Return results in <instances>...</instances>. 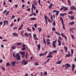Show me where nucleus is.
Listing matches in <instances>:
<instances>
[{
	"mask_svg": "<svg viewBox=\"0 0 76 76\" xmlns=\"http://www.w3.org/2000/svg\"><path fill=\"white\" fill-rule=\"evenodd\" d=\"M65 67L64 69L66 70L69 68V67H70V65L69 64H66L65 65H63L62 66V67L64 68Z\"/></svg>",
	"mask_w": 76,
	"mask_h": 76,
	"instance_id": "nucleus-1",
	"label": "nucleus"
},
{
	"mask_svg": "<svg viewBox=\"0 0 76 76\" xmlns=\"http://www.w3.org/2000/svg\"><path fill=\"white\" fill-rule=\"evenodd\" d=\"M52 54H53V53L52 52H50L49 53L48 55L46 57L47 58H48V57L49 58H52L53 57V56H52Z\"/></svg>",
	"mask_w": 76,
	"mask_h": 76,
	"instance_id": "nucleus-2",
	"label": "nucleus"
},
{
	"mask_svg": "<svg viewBox=\"0 0 76 76\" xmlns=\"http://www.w3.org/2000/svg\"><path fill=\"white\" fill-rule=\"evenodd\" d=\"M16 59L17 60H20V56L19 55V53H18L16 55Z\"/></svg>",
	"mask_w": 76,
	"mask_h": 76,
	"instance_id": "nucleus-3",
	"label": "nucleus"
},
{
	"mask_svg": "<svg viewBox=\"0 0 76 76\" xmlns=\"http://www.w3.org/2000/svg\"><path fill=\"white\" fill-rule=\"evenodd\" d=\"M25 47H26V45L24 44L22 46L23 48H21V50L25 51V50L26 49V48H25Z\"/></svg>",
	"mask_w": 76,
	"mask_h": 76,
	"instance_id": "nucleus-4",
	"label": "nucleus"
},
{
	"mask_svg": "<svg viewBox=\"0 0 76 76\" xmlns=\"http://www.w3.org/2000/svg\"><path fill=\"white\" fill-rule=\"evenodd\" d=\"M31 12L32 13V14H30L31 16H32L33 15H34V16H37V14H36V13H34V10H32Z\"/></svg>",
	"mask_w": 76,
	"mask_h": 76,
	"instance_id": "nucleus-5",
	"label": "nucleus"
},
{
	"mask_svg": "<svg viewBox=\"0 0 76 76\" xmlns=\"http://www.w3.org/2000/svg\"><path fill=\"white\" fill-rule=\"evenodd\" d=\"M16 61H13L11 62V66H13V67H15V63H16Z\"/></svg>",
	"mask_w": 76,
	"mask_h": 76,
	"instance_id": "nucleus-6",
	"label": "nucleus"
},
{
	"mask_svg": "<svg viewBox=\"0 0 76 76\" xmlns=\"http://www.w3.org/2000/svg\"><path fill=\"white\" fill-rule=\"evenodd\" d=\"M9 22L7 20H4V22L3 23H4V25H6L7 24V25H8V23Z\"/></svg>",
	"mask_w": 76,
	"mask_h": 76,
	"instance_id": "nucleus-7",
	"label": "nucleus"
},
{
	"mask_svg": "<svg viewBox=\"0 0 76 76\" xmlns=\"http://www.w3.org/2000/svg\"><path fill=\"white\" fill-rule=\"evenodd\" d=\"M66 15H67V13H61L60 14V15L61 16H62V17H63V16H66Z\"/></svg>",
	"mask_w": 76,
	"mask_h": 76,
	"instance_id": "nucleus-8",
	"label": "nucleus"
},
{
	"mask_svg": "<svg viewBox=\"0 0 76 76\" xmlns=\"http://www.w3.org/2000/svg\"><path fill=\"white\" fill-rule=\"evenodd\" d=\"M30 20H31V21H32L33 20H37V18H35L31 17L30 18Z\"/></svg>",
	"mask_w": 76,
	"mask_h": 76,
	"instance_id": "nucleus-9",
	"label": "nucleus"
},
{
	"mask_svg": "<svg viewBox=\"0 0 76 76\" xmlns=\"http://www.w3.org/2000/svg\"><path fill=\"white\" fill-rule=\"evenodd\" d=\"M63 7H64V9L63 10V11L64 12H65V11H66V10H68V8L64 6H63Z\"/></svg>",
	"mask_w": 76,
	"mask_h": 76,
	"instance_id": "nucleus-10",
	"label": "nucleus"
},
{
	"mask_svg": "<svg viewBox=\"0 0 76 76\" xmlns=\"http://www.w3.org/2000/svg\"><path fill=\"white\" fill-rule=\"evenodd\" d=\"M74 24H75V22H74V21H72L69 23V25H70L71 26H72V25H74Z\"/></svg>",
	"mask_w": 76,
	"mask_h": 76,
	"instance_id": "nucleus-11",
	"label": "nucleus"
},
{
	"mask_svg": "<svg viewBox=\"0 0 76 76\" xmlns=\"http://www.w3.org/2000/svg\"><path fill=\"white\" fill-rule=\"evenodd\" d=\"M44 17L45 18V20H47V19H48V17H47V15H44Z\"/></svg>",
	"mask_w": 76,
	"mask_h": 76,
	"instance_id": "nucleus-12",
	"label": "nucleus"
},
{
	"mask_svg": "<svg viewBox=\"0 0 76 76\" xmlns=\"http://www.w3.org/2000/svg\"><path fill=\"white\" fill-rule=\"evenodd\" d=\"M33 3L34 4H35L36 5V6H37V4H38L37 3V1L36 0H35L33 2Z\"/></svg>",
	"mask_w": 76,
	"mask_h": 76,
	"instance_id": "nucleus-13",
	"label": "nucleus"
},
{
	"mask_svg": "<svg viewBox=\"0 0 76 76\" xmlns=\"http://www.w3.org/2000/svg\"><path fill=\"white\" fill-rule=\"evenodd\" d=\"M61 62H62V61H61V60L60 61H59L58 62H56V64H60Z\"/></svg>",
	"mask_w": 76,
	"mask_h": 76,
	"instance_id": "nucleus-14",
	"label": "nucleus"
},
{
	"mask_svg": "<svg viewBox=\"0 0 76 76\" xmlns=\"http://www.w3.org/2000/svg\"><path fill=\"white\" fill-rule=\"evenodd\" d=\"M12 35H14V36H15V37H18V34L16 33H14L12 34Z\"/></svg>",
	"mask_w": 76,
	"mask_h": 76,
	"instance_id": "nucleus-15",
	"label": "nucleus"
},
{
	"mask_svg": "<svg viewBox=\"0 0 76 76\" xmlns=\"http://www.w3.org/2000/svg\"><path fill=\"white\" fill-rule=\"evenodd\" d=\"M50 61V58H49L48 60L44 64H47V63H48V62H49V61Z\"/></svg>",
	"mask_w": 76,
	"mask_h": 76,
	"instance_id": "nucleus-16",
	"label": "nucleus"
},
{
	"mask_svg": "<svg viewBox=\"0 0 76 76\" xmlns=\"http://www.w3.org/2000/svg\"><path fill=\"white\" fill-rule=\"evenodd\" d=\"M37 47L38 48V50H40V48H41V45H40V44L37 45Z\"/></svg>",
	"mask_w": 76,
	"mask_h": 76,
	"instance_id": "nucleus-17",
	"label": "nucleus"
},
{
	"mask_svg": "<svg viewBox=\"0 0 76 76\" xmlns=\"http://www.w3.org/2000/svg\"><path fill=\"white\" fill-rule=\"evenodd\" d=\"M73 13V11L72 10L68 12V14H70L71 15H72Z\"/></svg>",
	"mask_w": 76,
	"mask_h": 76,
	"instance_id": "nucleus-18",
	"label": "nucleus"
},
{
	"mask_svg": "<svg viewBox=\"0 0 76 76\" xmlns=\"http://www.w3.org/2000/svg\"><path fill=\"white\" fill-rule=\"evenodd\" d=\"M24 35L25 36H26V37H28L29 36V34L27 33H25Z\"/></svg>",
	"mask_w": 76,
	"mask_h": 76,
	"instance_id": "nucleus-19",
	"label": "nucleus"
},
{
	"mask_svg": "<svg viewBox=\"0 0 76 76\" xmlns=\"http://www.w3.org/2000/svg\"><path fill=\"white\" fill-rule=\"evenodd\" d=\"M75 6H72L71 7L70 9L72 10H74V9H75Z\"/></svg>",
	"mask_w": 76,
	"mask_h": 76,
	"instance_id": "nucleus-20",
	"label": "nucleus"
},
{
	"mask_svg": "<svg viewBox=\"0 0 76 76\" xmlns=\"http://www.w3.org/2000/svg\"><path fill=\"white\" fill-rule=\"evenodd\" d=\"M38 3L40 5L41 7H42V5L41 4V1L40 0H38Z\"/></svg>",
	"mask_w": 76,
	"mask_h": 76,
	"instance_id": "nucleus-21",
	"label": "nucleus"
},
{
	"mask_svg": "<svg viewBox=\"0 0 76 76\" xmlns=\"http://www.w3.org/2000/svg\"><path fill=\"white\" fill-rule=\"evenodd\" d=\"M74 19H75V18L74 16H72L71 17L70 20H74Z\"/></svg>",
	"mask_w": 76,
	"mask_h": 76,
	"instance_id": "nucleus-22",
	"label": "nucleus"
},
{
	"mask_svg": "<svg viewBox=\"0 0 76 76\" xmlns=\"http://www.w3.org/2000/svg\"><path fill=\"white\" fill-rule=\"evenodd\" d=\"M28 62L27 61H26L24 63L23 65H26L28 64Z\"/></svg>",
	"mask_w": 76,
	"mask_h": 76,
	"instance_id": "nucleus-23",
	"label": "nucleus"
},
{
	"mask_svg": "<svg viewBox=\"0 0 76 76\" xmlns=\"http://www.w3.org/2000/svg\"><path fill=\"white\" fill-rule=\"evenodd\" d=\"M60 20H61L62 22H64V20H63V18L61 17H60Z\"/></svg>",
	"mask_w": 76,
	"mask_h": 76,
	"instance_id": "nucleus-24",
	"label": "nucleus"
},
{
	"mask_svg": "<svg viewBox=\"0 0 76 76\" xmlns=\"http://www.w3.org/2000/svg\"><path fill=\"white\" fill-rule=\"evenodd\" d=\"M55 33L56 34H57V35H61L60 33H58L57 31H55Z\"/></svg>",
	"mask_w": 76,
	"mask_h": 76,
	"instance_id": "nucleus-25",
	"label": "nucleus"
},
{
	"mask_svg": "<svg viewBox=\"0 0 76 76\" xmlns=\"http://www.w3.org/2000/svg\"><path fill=\"white\" fill-rule=\"evenodd\" d=\"M64 48L65 50L66 51H67V50H68V49L67 48V47H66V46H64Z\"/></svg>",
	"mask_w": 76,
	"mask_h": 76,
	"instance_id": "nucleus-26",
	"label": "nucleus"
},
{
	"mask_svg": "<svg viewBox=\"0 0 76 76\" xmlns=\"http://www.w3.org/2000/svg\"><path fill=\"white\" fill-rule=\"evenodd\" d=\"M10 12L9 11H8L6 13V14L5 15V16H7L9 14Z\"/></svg>",
	"mask_w": 76,
	"mask_h": 76,
	"instance_id": "nucleus-27",
	"label": "nucleus"
},
{
	"mask_svg": "<svg viewBox=\"0 0 76 76\" xmlns=\"http://www.w3.org/2000/svg\"><path fill=\"white\" fill-rule=\"evenodd\" d=\"M16 46H14L13 45L12 46V48L13 50H15V49H16Z\"/></svg>",
	"mask_w": 76,
	"mask_h": 76,
	"instance_id": "nucleus-28",
	"label": "nucleus"
},
{
	"mask_svg": "<svg viewBox=\"0 0 76 76\" xmlns=\"http://www.w3.org/2000/svg\"><path fill=\"white\" fill-rule=\"evenodd\" d=\"M52 45L53 47H54L55 48H56V44H55L54 43H52Z\"/></svg>",
	"mask_w": 76,
	"mask_h": 76,
	"instance_id": "nucleus-29",
	"label": "nucleus"
},
{
	"mask_svg": "<svg viewBox=\"0 0 76 76\" xmlns=\"http://www.w3.org/2000/svg\"><path fill=\"white\" fill-rule=\"evenodd\" d=\"M52 53H57V50H53L52 51Z\"/></svg>",
	"mask_w": 76,
	"mask_h": 76,
	"instance_id": "nucleus-30",
	"label": "nucleus"
},
{
	"mask_svg": "<svg viewBox=\"0 0 76 76\" xmlns=\"http://www.w3.org/2000/svg\"><path fill=\"white\" fill-rule=\"evenodd\" d=\"M48 7L49 8V9H52V6H51V5H50V4L49 6Z\"/></svg>",
	"mask_w": 76,
	"mask_h": 76,
	"instance_id": "nucleus-31",
	"label": "nucleus"
},
{
	"mask_svg": "<svg viewBox=\"0 0 76 76\" xmlns=\"http://www.w3.org/2000/svg\"><path fill=\"white\" fill-rule=\"evenodd\" d=\"M63 37L65 39V41H67V37L66 36Z\"/></svg>",
	"mask_w": 76,
	"mask_h": 76,
	"instance_id": "nucleus-32",
	"label": "nucleus"
},
{
	"mask_svg": "<svg viewBox=\"0 0 76 76\" xmlns=\"http://www.w3.org/2000/svg\"><path fill=\"white\" fill-rule=\"evenodd\" d=\"M53 26H56V22H55V21H53Z\"/></svg>",
	"mask_w": 76,
	"mask_h": 76,
	"instance_id": "nucleus-33",
	"label": "nucleus"
},
{
	"mask_svg": "<svg viewBox=\"0 0 76 76\" xmlns=\"http://www.w3.org/2000/svg\"><path fill=\"white\" fill-rule=\"evenodd\" d=\"M6 66H10V64L8 62L6 64Z\"/></svg>",
	"mask_w": 76,
	"mask_h": 76,
	"instance_id": "nucleus-34",
	"label": "nucleus"
},
{
	"mask_svg": "<svg viewBox=\"0 0 76 76\" xmlns=\"http://www.w3.org/2000/svg\"><path fill=\"white\" fill-rule=\"evenodd\" d=\"M58 42H59V44H58V45L59 46H60V45H61V42L60 41H58Z\"/></svg>",
	"mask_w": 76,
	"mask_h": 76,
	"instance_id": "nucleus-35",
	"label": "nucleus"
},
{
	"mask_svg": "<svg viewBox=\"0 0 76 76\" xmlns=\"http://www.w3.org/2000/svg\"><path fill=\"white\" fill-rule=\"evenodd\" d=\"M34 27H35V28H37V26H38V25H37V23H35L34 24Z\"/></svg>",
	"mask_w": 76,
	"mask_h": 76,
	"instance_id": "nucleus-36",
	"label": "nucleus"
},
{
	"mask_svg": "<svg viewBox=\"0 0 76 76\" xmlns=\"http://www.w3.org/2000/svg\"><path fill=\"white\" fill-rule=\"evenodd\" d=\"M43 42L44 44L47 43V42H46V41H45V38L44 37H43Z\"/></svg>",
	"mask_w": 76,
	"mask_h": 76,
	"instance_id": "nucleus-37",
	"label": "nucleus"
},
{
	"mask_svg": "<svg viewBox=\"0 0 76 76\" xmlns=\"http://www.w3.org/2000/svg\"><path fill=\"white\" fill-rule=\"evenodd\" d=\"M13 57L16 58V56H15V52L13 53Z\"/></svg>",
	"mask_w": 76,
	"mask_h": 76,
	"instance_id": "nucleus-38",
	"label": "nucleus"
},
{
	"mask_svg": "<svg viewBox=\"0 0 76 76\" xmlns=\"http://www.w3.org/2000/svg\"><path fill=\"white\" fill-rule=\"evenodd\" d=\"M68 4L70 5L71 4V2L69 0H68Z\"/></svg>",
	"mask_w": 76,
	"mask_h": 76,
	"instance_id": "nucleus-39",
	"label": "nucleus"
},
{
	"mask_svg": "<svg viewBox=\"0 0 76 76\" xmlns=\"http://www.w3.org/2000/svg\"><path fill=\"white\" fill-rule=\"evenodd\" d=\"M59 11H58L56 12V15L57 16H58V14L59 13Z\"/></svg>",
	"mask_w": 76,
	"mask_h": 76,
	"instance_id": "nucleus-40",
	"label": "nucleus"
},
{
	"mask_svg": "<svg viewBox=\"0 0 76 76\" xmlns=\"http://www.w3.org/2000/svg\"><path fill=\"white\" fill-rule=\"evenodd\" d=\"M15 18V16H14V15L13 14L12 16V19H13Z\"/></svg>",
	"mask_w": 76,
	"mask_h": 76,
	"instance_id": "nucleus-41",
	"label": "nucleus"
},
{
	"mask_svg": "<svg viewBox=\"0 0 76 76\" xmlns=\"http://www.w3.org/2000/svg\"><path fill=\"white\" fill-rule=\"evenodd\" d=\"M61 35L63 37H65V36H66L64 34V33L63 34L62 33H61Z\"/></svg>",
	"mask_w": 76,
	"mask_h": 76,
	"instance_id": "nucleus-42",
	"label": "nucleus"
},
{
	"mask_svg": "<svg viewBox=\"0 0 76 76\" xmlns=\"http://www.w3.org/2000/svg\"><path fill=\"white\" fill-rule=\"evenodd\" d=\"M38 65H39V63H38V62H35V66H38Z\"/></svg>",
	"mask_w": 76,
	"mask_h": 76,
	"instance_id": "nucleus-43",
	"label": "nucleus"
},
{
	"mask_svg": "<svg viewBox=\"0 0 76 76\" xmlns=\"http://www.w3.org/2000/svg\"><path fill=\"white\" fill-rule=\"evenodd\" d=\"M25 53H24L22 55V57L23 58H24V57H25Z\"/></svg>",
	"mask_w": 76,
	"mask_h": 76,
	"instance_id": "nucleus-44",
	"label": "nucleus"
},
{
	"mask_svg": "<svg viewBox=\"0 0 76 76\" xmlns=\"http://www.w3.org/2000/svg\"><path fill=\"white\" fill-rule=\"evenodd\" d=\"M47 75V72H45L44 73V76H45Z\"/></svg>",
	"mask_w": 76,
	"mask_h": 76,
	"instance_id": "nucleus-45",
	"label": "nucleus"
},
{
	"mask_svg": "<svg viewBox=\"0 0 76 76\" xmlns=\"http://www.w3.org/2000/svg\"><path fill=\"white\" fill-rule=\"evenodd\" d=\"M36 13H39V11L38 10V9H36Z\"/></svg>",
	"mask_w": 76,
	"mask_h": 76,
	"instance_id": "nucleus-46",
	"label": "nucleus"
},
{
	"mask_svg": "<svg viewBox=\"0 0 76 76\" xmlns=\"http://www.w3.org/2000/svg\"><path fill=\"white\" fill-rule=\"evenodd\" d=\"M46 37H48V38H50V37H51V35H49V34H48V35H47L46 36Z\"/></svg>",
	"mask_w": 76,
	"mask_h": 76,
	"instance_id": "nucleus-47",
	"label": "nucleus"
},
{
	"mask_svg": "<svg viewBox=\"0 0 76 76\" xmlns=\"http://www.w3.org/2000/svg\"><path fill=\"white\" fill-rule=\"evenodd\" d=\"M26 10H27V12H29V11H31V8H28Z\"/></svg>",
	"mask_w": 76,
	"mask_h": 76,
	"instance_id": "nucleus-48",
	"label": "nucleus"
},
{
	"mask_svg": "<svg viewBox=\"0 0 76 76\" xmlns=\"http://www.w3.org/2000/svg\"><path fill=\"white\" fill-rule=\"evenodd\" d=\"M28 53H26V58H28Z\"/></svg>",
	"mask_w": 76,
	"mask_h": 76,
	"instance_id": "nucleus-49",
	"label": "nucleus"
},
{
	"mask_svg": "<svg viewBox=\"0 0 76 76\" xmlns=\"http://www.w3.org/2000/svg\"><path fill=\"white\" fill-rule=\"evenodd\" d=\"M64 7H62L60 9V10L61 11V10H63L64 9Z\"/></svg>",
	"mask_w": 76,
	"mask_h": 76,
	"instance_id": "nucleus-50",
	"label": "nucleus"
},
{
	"mask_svg": "<svg viewBox=\"0 0 76 76\" xmlns=\"http://www.w3.org/2000/svg\"><path fill=\"white\" fill-rule=\"evenodd\" d=\"M57 42V40H56L55 41H53V44H55Z\"/></svg>",
	"mask_w": 76,
	"mask_h": 76,
	"instance_id": "nucleus-51",
	"label": "nucleus"
},
{
	"mask_svg": "<svg viewBox=\"0 0 76 76\" xmlns=\"http://www.w3.org/2000/svg\"><path fill=\"white\" fill-rule=\"evenodd\" d=\"M37 37V35H36V34H34L33 37H34V38Z\"/></svg>",
	"mask_w": 76,
	"mask_h": 76,
	"instance_id": "nucleus-52",
	"label": "nucleus"
},
{
	"mask_svg": "<svg viewBox=\"0 0 76 76\" xmlns=\"http://www.w3.org/2000/svg\"><path fill=\"white\" fill-rule=\"evenodd\" d=\"M3 4L4 5V6H5V5H6V1H5V0L4 1Z\"/></svg>",
	"mask_w": 76,
	"mask_h": 76,
	"instance_id": "nucleus-53",
	"label": "nucleus"
},
{
	"mask_svg": "<svg viewBox=\"0 0 76 76\" xmlns=\"http://www.w3.org/2000/svg\"><path fill=\"white\" fill-rule=\"evenodd\" d=\"M50 18H51V20H53V15H52V14H51L50 15Z\"/></svg>",
	"mask_w": 76,
	"mask_h": 76,
	"instance_id": "nucleus-54",
	"label": "nucleus"
},
{
	"mask_svg": "<svg viewBox=\"0 0 76 76\" xmlns=\"http://www.w3.org/2000/svg\"><path fill=\"white\" fill-rule=\"evenodd\" d=\"M47 45H50V42H47Z\"/></svg>",
	"mask_w": 76,
	"mask_h": 76,
	"instance_id": "nucleus-55",
	"label": "nucleus"
},
{
	"mask_svg": "<svg viewBox=\"0 0 76 76\" xmlns=\"http://www.w3.org/2000/svg\"><path fill=\"white\" fill-rule=\"evenodd\" d=\"M22 27H20H20H19V28H18V30H19V31H20V30H22Z\"/></svg>",
	"mask_w": 76,
	"mask_h": 76,
	"instance_id": "nucleus-56",
	"label": "nucleus"
},
{
	"mask_svg": "<svg viewBox=\"0 0 76 76\" xmlns=\"http://www.w3.org/2000/svg\"><path fill=\"white\" fill-rule=\"evenodd\" d=\"M75 64H72V68H75Z\"/></svg>",
	"mask_w": 76,
	"mask_h": 76,
	"instance_id": "nucleus-57",
	"label": "nucleus"
},
{
	"mask_svg": "<svg viewBox=\"0 0 76 76\" xmlns=\"http://www.w3.org/2000/svg\"><path fill=\"white\" fill-rule=\"evenodd\" d=\"M46 42H49V41H50V39H46Z\"/></svg>",
	"mask_w": 76,
	"mask_h": 76,
	"instance_id": "nucleus-58",
	"label": "nucleus"
},
{
	"mask_svg": "<svg viewBox=\"0 0 76 76\" xmlns=\"http://www.w3.org/2000/svg\"><path fill=\"white\" fill-rule=\"evenodd\" d=\"M27 30L28 31H31V30L29 29V28H27Z\"/></svg>",
	"mask_w": 76,
	"mask_h": 76,
	"instance_id": "nucleus-59",
	"label": "nucleus"
},
{
	"mask_svg": "<svg viewBox=\"0 0 76 76\" xmlns=\"http://www.w3.org/2000/svg\"><path fill=\"white\" fill-rule=\"evenodd\" d=\"M65 56L66 57H69V54H66Z\"/></svg>",
	"mask_w": 76,
	"mask_h": 76,
	"instance_id": "nucleus-60",
	"label": "nucleus"
},
{
	"mask_svg": "<svg viewBox=\"0 0 76 76\" xmlns=\"http://www.w3.org/2000/svg\"><path fill=\"white\" fill-rule=\"evenodd\" d=\"M71 53L73 54V49H71Z\"/></svg>",
	"mask_w": 76,
	"mask_h": 76,
	"instance_id": "nucleus-61",
	"label": "nucleus"
},
{
	"mask_svg": "<svg viewBox=\"0 0 76 76\" xmlns=\"http://www.w3.org/2000/svg\"><path fill=\"white\" fill-rule=\"evenodd\" d=\"M25 52H20V54H23V53H25Z\"/></svg>",
	"mask_w": 76,
	"mask_h": 76,
	"instance_id": "nucleus-62",
	"label": "nucleus"
},
{
	"mask_svg": "<svg viewBox=\"0 0 76 76\" xmlns=\"http://www.w3.org/2000/svg\"><path fill=\"white\" fill-rule=\"evenodd\" d=\"M32 29L33 31L34 30V31H35V28L34 27H32Z\"/></svg>",
	"mask_w": 76,
	"mask_h": 76,
	"instance_id": "nucleus-63",
	"label": "nucleus"
},
{
	"mask_svg": "<svg viewBox=\"0 0 76 76\" xmlns=\"http://www.w3.org/2000/svg\"><path fill=\"white\" fill-rule=\"evenodd\" d=\"M52 30L54 31H56V28L53 27L52 28Z\"/></svg>",
	"mask_w": 76,
	"mask_h": 76,
	"instance_id": "nucleus-64",
	"label": "nucleus"
}]
</instances>
